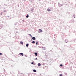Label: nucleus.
<instances>
[{
	"label": "nucleus",
	"mask_w": 76,
	"mask_h": 76,
	"mask_svg": "<svg viewBox=\"0 0 76 76\" xmlns=\"http://www.w3.org/2000/svg\"><path fill=\"white\" fill-rule=\"evenodd\" d=\"M19 55H20V56H23V53H20L19 54Z\"/></svg>",
	"instance_id": "f257e3e1"
},
{
	"label": "nucleus",
	"mask_w": 76,
	"mask_h": 76,
	"mask_svg": "<svg viewBox=\"0 0 76 76\" xmlns=\"http://www.w3.org/2000/svg\"><path fill=\"white\" fill-rule=\"evenodd\" d=\"M47 11L48 12H50V11H51V10H50V8H48L47 9Z\"/></svg>",
	"instance_id": "f03ea898"
},
{
	"label": "nucleus",
	"mask_w": 76,
	"mask_h": 76,
	"mask_svg": "<svg viewBox=\"0 0 76 76\" xmlns=\"http://www.w3.org/2000/svg\"><path fill=\"white\" fill-rule=\"evenodd\" d=\"M42 49L43 50H45L46 49L45 48V47H44L42 48Z\"/></svg>",
	"instance_id": "7ed1b4c3"
},
{
	"label": "nucleus",
	"mask_w": 76,
	"mask_h": 76,
	"mask_svg": "<svg viewBox=\"0 0 76 76\" xmlns=\"http://www.w3.org/2000/svg\"><path fill=\"white\" fill-rule=\"evenodd\" d=\"M32 39H33V40H35V37H33L32 38Z\"/></svg>",
	"instance_id": "20e7f679"
},
{
	"label": "nucleus",
	"mask_w": 76,
	"mask_h": 76,
	"mask_svg": "<svg viewBox=\"0 0 76 76\" xmlns=\"http://www.w3.org/2000/svg\"><path fill=\"white\" fill-rule=\"evenodd\" d=\"M35 56H38V54H37V53H35Z\"/></svg>",
	"instance_id": "39448f33"
},
{
	"label": "nucleus",
	"mask_w": 76,
	"mask_h": 76,
	"mask_svg": "<svg viewBox=\"0 0 76 76\" xmlns=\"http://www.w3.org/2000/svg\"><path fill=\"white\" fill-rule=\"evenodd\" d=\"M39 32H42V30H41V29H39Z\"/></svg>",
	"instance_id": "423d86ee"
},
{
	"label": "nucleus",
	"mask_w": 76,
	"mask_h": 76,
	"mask_svg": "<svg viewBox=\"0 0 76 76\" xmlns=\"http://www.w3.org/2000/svg\"><path fill=\"white\" fill-rule=\"evenodd\" d=\"M38 66H41V64L39 63L38 64Z\"/></svg>",
	"instance_id": "0eeeda50"
},
{
	"label": "nucleus",
	"mask_w": 76,
	"mask_h": 76,
	"mask_svg": "<svg viewBox=\"0 0 76 76\" xmlns=\"http://www.w3.org/2000/svg\"><path fill=\"white\" fill-rule=\"evenodd\" d=\"M29 46V44H26V47H28Z\"/></svg>",
	"instance_id": "6e6552de"
},
{
	"label": "nucleus",
	"mask_w": 76,
	"mask_h": 76,
	"mask_svg": "<svg viewBox=\"0 0 76 76\" xmlns=\"http://www.w3.org/2000/svg\"><path fill=\"white\" fill-rule=\"evenodd\" d=\"M35 41H33L32 42H31V43H34V44H35Z\"/></svg>",
	"instance_id": "1a4fd4ad"
},
{
	"label": "nucleus",
	"mask_w": 76,
	"mask_h": 76,
	"mask_svg": "<svg viewBox=\"0 0 76 76\" xmlns=\"http://www.w3.org/2000/svg\"><path fill=\"white\" fill-rule=\"evenodd\" d=\"M33 71L34 72H36V70H35L34 69L33 70Z\"/></svg>",
	"instance_id": "9d476101"
},
{
	"label": "nucleus",
	"mask_w": 76,
	"mask_h": 76,
	"mask_svg": "<svg viewBox=\"0 0 76 76\" xmlns=\"http://www.w3.org/2000/svg\"><path fill=\"white\" fill-rule=\"evenodd\" d=\"M26 18H28L29 17V15L28 14L26 16Z\"/></svg>",
	"instance_id": "9b49d317"
},
{
	"label": "nucleus",
	"mask_w": 76,
	"mask_h": 76,
	"mask_svg": "<svg viewBox=\"0 0 76 76\" xmlns=\"http://www.w3.org/2000/svg\"><path fill=\"white\" fill-rule=\"evenodd\" d=\"M20 44H23V42H20Z\"/></svg>",
	"instance_id": "f8f14e48"
},
{
	"label": "nucleus",
	"mask_w": 76,
	"mask_h": 76,
	"mask_svg": "<svg viewBox=\"0 0 76 76\" xmlns=\"http://www.w3.org/2000/svg\"><path fill=\"white\" fill-rule=\"evenodd\" d=\"M60 66H61V67H62V66H63V65H62V64H60Z\"/></svg>",
	"instance_id": "ddd939ff"
},
{
	"label": "nucleus",
	"mask_w": 76,
	"mask_h": 76,
	"mask_svg": "<svg viewBox=\"0 0 76 76\" xmlns=\"http://www.w3.org/2000/svg\"><path fill=\"white\" fill-rule=\"evenodd\" d=\"M36 45H37V44H38V42H36Z\"/></svg>",
	"instance_id": "4468645a"
},
{
	"label": "nucleus",
	"mask_w": 76,
	"mask_h": 76,
	"mask_svg": "<svg viewBox=\"0 0 76 76\" xmlns=\"http://www.w3.org/2000/svg\"><path fill=\"white\" fill-rule=\"evenodd\" d=\"M59 76H63V75L62 74H60Z\"/></svg>",
	"instance_id": "2eb2a0df"
},
{
	"label": "nucleus",
	"mask_w": 76,
	"mask_h": 76,
	"mask_svg": "<svg viewBox=\"0 0 76 76\" xmlns=\"http://www.w3.org/2000/svg\"><path fill=\"white\" fill-rule=\"evenodd\" d=\"M0 55H2V53H0Z\"/></svg>",
	"instance_id": "dca6fc26"
},
{
	"label": "nucleus",
	"mask_w": 76,
	"mask_h": 76,
	"mask_svg": "<svg viewBox=\"0 0 76 76\" xmlns=\"http://www.w3.org/2000/svg\"><path fill=\"white\" fill-rule=\"evenodd\" d=\"M31 64H34V62H32V63H31Z\"/></svg>",
	"instance_id": "f3484780"
},
{
	"label": "nucleus",
	"mask_w": 76,
	"mask_h": 76,
	"mask_svg": "<svg viewBox=\"0 0 76 76\" xmlns=\"http://www.w3.org/2000/svg\"><path fill=\"white\" fill-rule=\"evenodd\" d=\"M29 35H30V36H31V37H32V35L31 34H29Z\"/></svg>",
	"instance_id": "a211bd4d"
},
{
	"label": "nucleus",
	"mask_w": 76,
	"mask_h": 76,
	"mask_svg": "<svg viewBox=\"0 0 76 76\" xmlns=\"http://www.w3.org/2000/svg\"><path fill=\"white\" fill-rule=\"evenodd\" d=\"M65 42H67V41H65Z\"/></svg>",
	"instance_id": "6ab92c4d"
},
{
	"label": "nucleus",
	"mask_w": 76,
	"mask_h": 76,
	"mask_svg": "<svg viewBox=\"0 0 76 76\" xmlns=\"http://www.w3.org/2000/svg\"><path fill=\"white\" fill-rule=\"evenodd\" d=\"M37 58H36L35 60H37Z\"/></svg>",
	"instance_id": "aec40b11"
}]
</instances>
